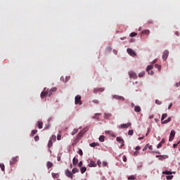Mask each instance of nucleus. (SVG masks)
<instances>
[{"label":"nucleus","mask_w":180,"mask_h":180,"mask_svg":"<svg viewBox=\"0 0 180 180\" xmlns=\"http://www.w3.org/2000/svg\"><path fill=\"white\" fill-rule=\"evenodd\" d=\"M57 160H58V161H60V160H61V157L58 156V157H57Z\"/></svg>","instance_id":"nucleus-60"},{"label":"nucleus","mask_w":180,"mask_h":180,"mask_svg":"<svg viewBox=\"0 0 180 180\" xmlns=\"http://www.w3.org/2000/svg\"><path fill=\"white\" fill-rule=\"evenodd\" d=\"M82 136H84V133H82V131L79 132L77 136V140H79V139H81L82 137Z\"/></svg>","instance_id":"nucleus-22"},{"label":"nucleus","mask_w":180,"mask_h":180,"mask_svg":"<svg viewBox=\"0 0 180 180\" xmlns=\"http://www.w3.org/2000/svg\"><path fill=\"white\" fill-rule=\"evenodd\" d=\"M178 144H179V143H174V144L173 145L174 148H176V147H178Z\"/></svg>","instance_id":"nucleus-56"},{"label":"nucleus","mask_w":180,"mask_h":180,"mask_svg":"<svg viewBox=\"0 0 180 180\" xmlns=\"http://www.w3.org/2000/svg\"><path fill=\"white\" fill-rule=\"evenodd\" d=\"M112 51H113L114 54H115V55L117 54V51L114 49Z\"/></svg>","instance_id":"nucleus-61"},{"label":"nucleus","mask_w":180,"mask_h":180,"mask_svg":"<svg viewBox=\"0 0 180 180\" xmlns=\"http://www.w3.org/2000/svg\"><path fill=\"white\" fill-rule=\"evenodd\" d=\"M93 103H96L98 105V103H99V101L98 100H93Z\"/></svg>","instance_id":"nucleus-53"},{"label":"nucleus","mask_w":180,"mask_h":180,"mask_svg":"<svg viewBox=\"0 0 180 180\" xmlns=\"http://www.w3.org/2000/svg\"><path fill=\"white\" fill-rule=\"evenodd\" d=\"M131 108H135V105H134V103H132L131 104Z\"/></svg>","instance_id":"nucleus-64"},{"label":"nucleus","mask_w":180,"mask_h":180,"mask_svg":"<svg viewBox=\"0 0 180 180\" xmlns=\"http://www.w3.org/2000/svg\"><path fill=\"white\" fill-rule=\"evenodd\" d=\"M122 160H123L124 162H126V161H127V158H126V155L122 156Z\"/></svg>","instance_id":"nucleus-49"},{"label":"nucleus","mask_w":180,"mask_h":180,"mask_svg":"<svg viewBox=\"0 0 180 180\" xmlns=\"http://www.w3.org/2000/svg\"><path fill=\"white\" fill-rule=\"evenodd\" d=\"M65 175H66V176H68V178H71V179H72L73 175H72V173L71 172V171L67 169V170L65 171Z\"/></svg>","instance_id":"nucleus-10"},{"label":"nucleus","mask_w":180,"mask_h":180,"mask_svg":"<svg viewBox=\"0 0 180 180\" xmlns=\"http://www.w3.org/2000/svg\"><path fill=\"white\" fill-rule=\"evenodd\" d=\"M79 172L78 169H77V168H74L72 170V174H77V172Z\"/></svg>","instance_id":"nucleus-38"},{"label":"nucleus","mask_w":180,"mask_h":180,"mask_svg":"<svg viewBox=\"0 0 180 180\" xmlns=\"http://www.w3.org/2000/svg\"><path fill=\"white\" fill-rule=\"evenodd\" d=\"M56 91H57V88L56 87H53L50 89V91H49V96H51V95H53V92H56Z\"/></svg>","instance_id":"nucleus-11"},{"label":"nucleus","mask_w":180,"mask_h":180,"mask_svg":"<svg viewBox=\"0 0 180 180\" xmlns=\"http://www.w3.org/2000/svg\"><path fill=\"white\" fill-rule=\"evenodd\" d=\"M103 167H108V162H103Z\"/></svg>","instance_id":"nucleus-51"},{"label":"nucleus","mask_w":180,"mask_h":180,"mask_svg":"<svg viewBox=\"0 0 180 180\" xmlns=\"http://www.w3.org/2000/svg\"><path fill=\"white\" fill-rule=\"evenodd\" d=\"M172 178H174V176H172V175H171V176H167L166 179H167V180H171V179H172Z\"/></svg>","instance_id":"nucleus-42"},{"label":"nucleus","mask_w":180,"mask_h":180,"mask_svg":"<svg viewBox=\"0 0 180 180\" xmlns=\"http://www.w3.org/2000/svg\"><path fill=\"white\" fill-rule=\"evenodd\" d=\"M101 113H96L94 116H93V119H95L96 120H99V116H101Z\"/></svg>","instance_id":"nucleus-17"},{"label":"nucleus","mask_w":180,"mask_h":180,"mask_svg":"<svg viewBox=\"0 0 180 180\" xmlns=\"http://www.w3.org/2000/svg\"><path fill=\"white\" fill-rule=\"evenodd\" d=\"M140 150H141V148L140 146H136V151H140Z\"/></svg>","instance_id":"nucleus-54"},{"label":"nucleus","mask_w":180,"mask_h":180,"mask_svg":"<svg viewBox=\"0 0 180 180\" xmlns=\"http://www.w3.org/2000/svg\"><path fill=\"white\" fill-rule=\"evenodd\" d=\"M146 74V72H141L139 74V77L141 78V77H144V75Z\"/></svg>","instance_id":"nucleus-37"},{"label":"nucleus","mask_w":180,"mask_h":180,"mask_svg":"<svg viewBox=\"0 0 180 180\" xmlns=\"http://www.w3.org/2000/svg\"><path fill=\"white\" fill-rule=\"evenodd\" d=\"M117 141L121 144V147H123L124 146V140L122 139V137H117Z\"/></svg>","instance_id":"nucleus-9"},{"label":"nucleus","mask_w":180,"mask_h":180,"mask_svg":"<svg viewBox=\"0 0 180 180\" xmlns=\"http://www.w3.org/2000/svg\"><path fill=\"white\" fill-rule=\"evenodd\" d=\"M77 133H78V129H74L71 134L72 136H75V134H77Z\"/></svg>","instance_id":"nucleus-29"},{"label":"nucleus","mask_w":180,"mask_h":180,"mask_svg":"<svg viewBox=\"0 0 180 180\" xmlns=\"http://www.w3.org/2000/svg\"><path fill=\"white\" fill-rule=\"evenodd\" d=\"M159 121H160V120H159L158 118H155V122L156 123H158Z\"/></svg>","instance_id":"nucleus-63"},{"label":"nucleus","mask_w":180,"mask_h":180,"mask_svg":"<svg viewBox=\"0 0 180 180\" xmlns=\"http://www.w3.org/2000/svg\"><path fill=\"white\" fill-rule=\"evenodd\" d=\"M0 168H1V171H5V165L0 163Z\"/></svg>","instance_id":"nucleus-33"},{"label":"nucleus","mask_w":180,"mask_h":180,"mask_svg":"<svg viewBox=\"0 0 180 180\" xmlns=\"http://www.w3.org/2000/svg\"><path fill=\"white\" fill-rule=\"evenodd\" d=\"M171 108H172V103H170L169 107H168V109H171Z\"/></svg>","instance_id":"nucleus-62"},{"label":"nucleus","mask_w":180,"mask_h":180,"mask_svg":"<svg viewBox=\"0 0 180 180\" xmlns=\"http://www.w3.org/2000/svg\"><path fill=\"white\" fill-rule=\"evenodd\" d=\"M53 165V164L51 162H47V163H46V167H47L48 169H50V168H52Z\"/></svg>","instance_id":"nucleus-16"},{"label":"nucleus","mask_w":180,"mask_h":180,"mask_svg":"<svg viewBox=\"0 0 180 180\" xmlns=\"http://www.w3.org/2000/svg\"><path fill=\"white\" fill-rule=\"evenodd\" d=\"M52 176H53V178H58V174H54V173H53V174H52Z\"/></svg>","instance_id":"nucleus-50"},{"label":"nucleus","mask_w":180,"mask_h":180,"mask_svg":"<svg viewBox=\"0 0 180 180\" xmlns=\"http://www.w3.org/2000/svg\"><path fill=\"white\" fill-rule=\"evenodd\" d=\"M75 105H82V101H81V96L77 95L75 98Z\"/></svg>","instance_id":"nucleus-1"},{"label":"nucleus","mask_w":180,"mask_h":180,"mask_svg":"<svg viewBox=\"0 0 180 180\" xmlns=\"http://www.w3.org/2000/svg\"><path fill=\"white\" fill-rule=\"evenodd\" d=\"M129 78H133V79H137V75L134 72H129Z\"/></svg>","instance_id":"nucleus-8"},{"label":"nucleus","mask_w":180,"mask_h":180,"mask_svg":"<svg viewBox=\"0 0 180 180\" xmlns=\"http://www.w3.org/2000/svg\"><path fill=\"white\" fill-rule=\"evenodd\" d=\"M97 165H98V167H101L102 165V162H101V160H98Z\"/></svg>","instance_id":"nucleus-48"},{"label":"nucleus","mask_w":180,"mask_h":180,"mask_svg":"<svg viewBox=\"0 0 180 180\" xmlns=\"http://www.w3.org/2000/svg\"><path fill=\"white\" fill-rule=\"evenodd\" d=\"M156 158H159V160L162 161V160H165L166 157L165 155H156Z\"/></svg>","instance_id":"nucleus-24"},{"label":"nucleus","mask_w":180,"mask_h":180,"mask_svg":"<svg viewBox=\"0 0 180 180\" xmlns=\"http://www.w3.org/2000/svg\"><path fill=\"white\" fill-rule=\"evenodd\" d=\"M49 90H47V88H44V91L41 93V99H43V98H44L45 96H46L47 95H49Z\"/></svg>","instance_id":"nucleus-2"},{"label":"nucleus","mask_w":180,"mask_h":180,"mask_svg":"<svg viewBox=\"0 0 180 180\" xmlns=\"http://www.w3.org/2000/svg\"><path fill=\"white\" fill-rule=\"evenodd\" d=\"M141 35H143V34H148H148H150V31L148 30H144L141 32Z\"/></svg>","instance_id":"nucleus-23"},{"label":"nucleus","mask_w":180,"mask_h":180,"mask_svg":"<svg viewBox=\"0 0 180 180\" xmlns=\"http://www.w3.org/2000/svg\"><path fill=\"white\" fill-rule=\"evenodd\" d=\"M99 141H101V143H103V141H105V136L103 135L100 136Z\"/></svg>","instance_id":"nucleus-30"},{"label":"nucleus","mask_w":180,"mask_h":180,"mask_svg":"<svg viewBox=\"0 0 180 180\" xmlns=\"http://www.w3.org/2000/svg\"><path fill=\"white\" fill-rule=\"evenodd\" d=\"M37 133V129H34L32 131V136H34Z\"/></svg>","instance_id":"nucleus-41"},{"label":"nucleus","mask_w":180,"mask_h":180,"mask_svg":"<svg viewBox=\"0 0 180 180\" xmlns=\"http://www.w3.org/2000/svg\"><path fill=\"white\" fill-rule=\"evenodd\" d=\"M131 126V123L128 122L127 124H122L119 126L120 129H127V127H130Z\"/></svg>","instance_id":"nucleus-5"},{"label":"nucleus","mask_w":180,"mask_h":180,"mask_svg":"<svg viewBox=\"0 0 180 180\" xmlns=\"http://www.w3.org/2000/svg\"><path fill=\"white\" fill-rule=\"evenodd\" d=\"M134 155H139V151H135L134 153Z\"/></svg>","instance_id":"nucleus-59"},{"label":"nucleus","mask_w":180,"mask_h":180,"mask_svg":"<svg viewBox=\"0 0 180 180\" xmlns=\"http://www.w3.org/2000/svg\"><path fill=\"white\" fill-rule=\"evenodd\" d=\"M113 98L115 99H118L119 101H124V97L121 96L115 95V96H113Z\"/></svg>","instance_id":"nucleus-13"},{"label":"nucleus","mask_w":180,"mask_h":180,"mask_svg":"<svg viewBox=\"0 0 180 180\" xmlns=\"http://www.w3.org/2000/svg\"><path fill=\"white\" fill-rule=\"evenodd\" d=\"M37 127L39 129H43V122L38 121Z\"/></svg>","instance_id":"nucleus-20"},{"label":"nucleus","mask_w":180,"mask_h":180,"mask_svg":"<svg viewBox=\"0 0 180 180\" xmlns=\"http://www.w3.org/2000/svg\"><path fill=\"white\" fill-rule=\"evenodd\" d=\"M89 167H96V163H95V161H94V160H90V163L89 165Z\"/></svg>","instance_id":"nucleus-15"},{"label":"nucleus","mask_w":180,"mask_h":180,"mask_svg":"<svg viewBox=\"0 0 180 180\" xmlns=\"http://www.w3.org/2000/svg\"><path fill=\"white\" fill-rule=\"evenodd\" d=\"M153 70V65H150L147 67L146 71L150 74V70Z\"/></svg>","instance_id":"nucleus-31"},{"label":"nucleus","mask_w":180,"mask_h":180,"mask_svg":"<svg viewBox=\"0 0 180 180\" xmlns=\"http://www.w3.org/2000/svg\"><path fill=\"white\" fill-rule=\"evenodd\" d=\"M146 147H148L149 148V150H153V146L150 145V144H147L146 146Z\"/></svg>","instance_id":"nucleus-45"},{"label":"nucleus","mask_w":180,"mask_h":180,"mask_svg":"<svg viewBox=\"0 0 180 180\" xmlns=\"http://www.w3.org/2000/svg\"><path fill=\"white\" fill-rule=\"evenodd\" d=\"M48 147L49 148H51V147H53V139H50L49 141Z\"/></svg>","instance_id":"nucleus-25"},{"label":"nucleus","mask_w":180,"mask_h":180,"mask_svg":"<svg viewBox=\"0 0 180 180\" xmlns=\"http://www.w3.org/2000/svg\"><path fill=\"white\" fill-rule=\"evenodd\" d=\"M110 116H112L111 113H109V112H105L104 113L105 119H109V117H110Z\"/></svg>","instance_id":"nucleus-21"},{"label":"nucleus","mask_w":180,"mask_h":180,"mask_svg":"<svg viewBox=\"0 0 180 180\" xmlns=\"http://www.w3.org/2000/svg\"><path fill=\"white\" fill-rule=\"evenodd\" d=\"M57 140H58V141H60V140H61V134H58L57 136Z\"/></svg>","instance_id":"nucleus-44"},{"label":"nucleus","mask_w":180,"mask_h":180,"mask_svg":"<svg viewBox=\"0 0 180 180\" xmlns=\"http://www.w3.org/2000/svg\"><path fill=\"white\" fill-rule=\"evenodd\" d=\"M158 148H161L162 147V143H160L158 144Z\"/></svg>","instance_id":"nucleus-52"},{"label":"nucleus","mask_w":180,"mask_h":180,"mask_svg":"<svg viewBox=\"0 0 180 180\" xmlns=\"http://www.w3.org/2000/svg\"><path fill=\"white\" fill-rule=\"evenodd\" d=\"M148 74L150 75H153V74H154V72H153V70H150Z\"/></svg>","instance_id":"nucleus-57"},{"label":"nucleus","mask_w":180,"mask_h":180,"mask_svg":"<svg viewBox=\"0 0 180 180\" xmlns=\"http://www.w3.org/2000/svg\"><path fill=\"white\" fill-rule=\"evenodd\" d=\"M79 167H82V161H80V162H79Z\"/></svg>","instance_id":"nucleus-58"},{"label":"nucleus","mask_w":180,"mask_h":180,"mask_svg":"<svg viewBox=\"0 0 180 180\" xmlns=\"http://www.w3.org/2000/svg\"><path fill=\"white\" fill-rule=\"evenodd\" d=\"M103 91H105V89L103 88H96L94 90V93L96 94L97 92H103Z\"/></svg>","instance_id":"nucleus-12"},{"label":"nucleus","mask_w":180,"mask_h":180,"mask_svg":"<svg viewBox=\"0 0 180 180\" xmlns=\"http://www.w3.org/2000/svg\"><path fill=\"white\" fill-rule=\"evenodd\" d=\"M19 160V157L16 156L12 158V160L10 161L11 165H13L14 164H16Z\"/></svg>","instance_id":"nucleus-7"},{"label":"nucleus","mask_w":180,"mask_h":180,"mask_svg":"<svg viewBox=\"0 0 180 180\" xmlns=\"http://www.w3.org/2000/svg\"><path fill=\"white\" fill-rule=\"evenodd\" d=\"M171 120H172V118L171 117H169L168 119L162 122V124H167V123H169Z\"/></svg>","instance_id":"nucleus-14"},{"label":"nucleus","mask_w":180,"mask_h":180,"mask_svg":"<svg viewBox=\"0 0 180 180\" xmlns=\"http://www.w3.org/2000/svg\"><path fill=\"white\" fill-rule=\"evenodd\" d=\"M80 171H81V174H85V172H86V167H81Z\"/></svg>","instance_id":"nucleus-27"},{"label":"nucleus","mask_w":180,"mask_h":180,"mask_svg":"<svg viewBox=\"0 0 180 180\" xmlns=\"http://www.w3.org/2000/svg\"><path fill=\"white\" fill-rule=\"evenodd\" d=\"M128 179L129 180H134V179H136V176H129L128 177Z\"/></svg>","instance_id":"nucleus-39"},{"label":"nucleus","mask_w":180,"mask_h":180,"mask_svg":"<svg viewBox=\"0 0 180 180\" xmlns=\"http://www.w3.org/2000/svg\"><path fill=\"white\" fill-rule=\"evenodd\" d=\"M127 51L128 54H129V56H131V57H135L136 51H134L133 49L128 48L127 49Z\"/></svg>","instance_id":"nucleus-3"},{"label":"nucleus","mask_w":180,"mask_h":180,"mask_svg":"<svg viewBox=\"0 0 180 180\" xmlns=\"http://www.w3.org/2000/svg\"><path fill=\"white\" fill-rule=\"evenodd\" d=\"M134 134V131H133V129H131L128 131L129 136H133Z\"/></svg>","instance_id":"nucleus-36"},{"label":"nucleus","mask_w":180,"mask_h":180,"mask_svg":"<svg viewBox=\"0 0 180 180\" xmlns=\"http://www.w3.org/2000/svg\"><path fill=\"white\" fill-rule=\"evenodd\" d=\"M163 175H172V172H169V171H165L162 172Z\"/></svg>","instance_id":"nucleus-26"},{"label":"nucleus","mask_w":180,"mask_h":180,"mask_svg":"<svg viewBox=\"0 0 180 180\" xmlns=\"http://www.w3.org/2000/svg\"><path fill=\"white\" fill-rule=\"evenodd\" d=\"M164 143H165V139L163 138L162 139L160 143L164 144Z\"/></svg>","instance_id":"nucleus-55"},{"label":"nucleus","mask_w":180,"mask_h":180,"mask_svg":"<svg viewBox=\"0 0 180 180\" xmlns=\"http://www.w3.org/2000/svg\"><path fill=\"white\" fill-rule=\"evenodd\" d=\"M50 140H52V141H56L57 140V136H56V135H52L51 139Z\"/></svg>","instance_id":"nucleus-34"},{"label":"nucleus","mask_w":180,"mask_h":180,"mask_svg":"<svg viewBox=\"0 0 180 180\" xmlns=\"http://www.w3.org/2000/svg\"><path fill=\"white\" fill-rule=\"evenodd\" d=\"M78 153L79 154V155H84V153L82 152V149H79L78 151Z\"/></svg>","instance_id":"nucleus-46"},{"label":"nucleus","mask_w":180,"mask_h":180,"mask_svg":"<svg viewBox=\"0 0 180 180\" xmlns=\"http://www.w3.org/2000/svg\"><path fill=\"white\" fill-rule=\"evenodd\" d=\"M34 140H35V141H39V140H40V137H39V136H35Z\"/></svg>","instance_id":"nucleus-47"},{"label":"nucleus","mask_w":180,"mask_h":180,"mask_svg":"<svg viewBox=\"0 0 180 180\" xmlns=\"http://www.w3.org/2000/svg\"><path fill=\"white\" fill-rule=\"evenodd\" d=\"M89 146H90V147H96V146H99V143L93 142V143H90Z\"/></svg>","instance_id":"nucleus-28"},{"label":"nucleus","mask_w":180,"mask_h":180,"mask_svg":"<svg viewBox=\"0 0 180 180\" xmlns=\"http://www.w3.org/2000/svg\"><path fill=\"white\" fill-rule=\"evenodd\" d=\"M168 117V114L164 113L162 115L161 122H164L165 119H167Z\"/></svg>","instance_id":"nucleus-19"},{"label":"nucleus","mask_w":180,"mask_h":180,"mask_svg":"<svg viewBox=\"0 0 180 180\" xmlns=\"http://www.w3.org/2000/svg\"><path fill=\"white\" fill-rule=\"evenodd\" d=\"M130 37H136V36H137V33L136 32H131L130 34H129Z\"/></svg>","instance_id":"nucleus-35"},{"label":"nucleus","mask_w":180,"mask_h":180,"mask_svg":"<svg viewBox=\"0 0 180 180\" xmlns=\"http://www.w3.org/2000/svg\"><path fill=\"white\" fill-rule=\"evenodd\" d=\"M155 103L156 105H161L162 102H161L160 100L157 99L155 100Z\"/></svg>","instance_id":"nucleus-40"},{"label":"nucleus","mask_w":180,"mask_h":180,"mask_svg":"<svg viewBox=\"0 0 180 180\" xmlns=\"http://www.w3.org/2000/svg\"><path fill=\"white\" fill-rule=\"evenodd\" d=\"M168 56H169V51H168V50L164 51L162 54V58L165 61L168 58Z\"/></svg>","instance_id":"nucleus-4"},{"label":"nucleus","mask_w":180,"mask_h":180,"mask_svg":"<svg viewBox=\"0 0 180 180\" xmlns=\"http://www.w3.org/2000/svg\"><path fill=\"white\" fill-rule=\"evenodd\" d=\"M155 68H158L159 71H161V65H155Z\"/></svg>","instance_id":"nucleus-43"},{"label":"nucleus","mask_w":180,"mask_h":180,"mask_svg":"<svg viewBox=\"0 0 180 180\" xmlns=\"http://www.w3.org/2000/svg\"><path fill=\"white\" fill-rule=\"evenodd\" d=\"M73 165H77L78 164V159L74 158L72 160Z\"/></svg>","instance_id":"nucleus-32"},{"label":"nucleus","mask_w":180,"mask_h":180,"mask_svg":"<svg viewBox=\"0 0 180 180\" xmlns=\"http://www.w3.org/2000/svg\"><path fill=\"white\" fill-rule=\"evenodd\" d=\"M174 137H175V130L172 129L170 132L169 141H174Z\"/></svg>","instance_id":"nucleus-6"},{"label":"nucleus","mask_w":180,"mask_h":180,"mask_svg":"<svg viewBox=\"0 0 180 180\" xmlns=\"http://www.w3.org/2000/svg\"><path fill=\"white\" fill-rule=\"evenodd\" d=\"M134 111L136 112H141V108L139 105H136L134 108Z\"/></svg>","instance_id":"nucleus-18"}]
</instances>
